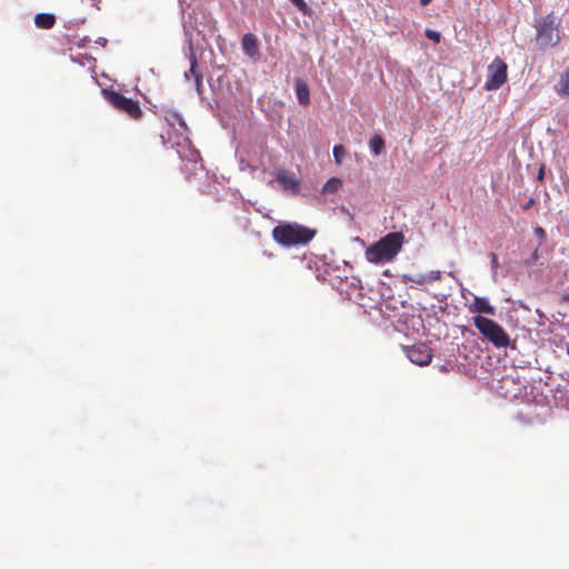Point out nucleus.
<instances>
[{
	"label": "nucleus",
	"instance_id": "6",
	"mask_svg": "<svg viewBox=\"0 0 569 569\" xmlns=\"http://www.w3.org/2000/svg\"><path fill=\"white\" fill-rule=\"evenodd\" d=\"M507 63L496 57L488 66L485 88L489 91L499 89L507 81Z\"/></svg>",
	"mask_w": 569,
	"mask_h": 569
},
{
	"label": "nucleus",
	"instance_id": "11",
	"mask_svg": "<svg viewBox=\"0 0 569 569\" xmlns=\"http://www.w3.org/2000/svg\"><path fill=\"white\" fill-rule=\"evenodd\" d=\"M296 93L297 99L302 106H308L310 103V93L307 83L302 80L296 81Z\"/></svg>",
	"mask_w": 569,
	"mask_h": 569
},
{
	"label": "nucleus",
	"instance_id": "21",
	"mask_svg": "<svg viewBox=\"0 0 569 569\" xmlns=\"http://www.w3.org/2000/svg\"><path fill=\"white\" fill-rule=\"evenodd\" d=\"M426 277H427V282L431 283V282L441 280L442 273L439 270H432V271L426 273Z\"/></svg>",
	"mask_w": 569,
	"mask_h": 569
},
{
	"label": "nucleus",
	"instance_id": "27",
	"mask_svg": "<svg viewBox=\"0 0 569 569\" xmlns=\"http://www.w3.org/2000/svg\"><path fill=\"white\" fill-rule=\"evenodd\" d=\"M536 233H537V234L543 233V229H542V228H540V227H539V228H537V229H536Z\"/></svg>",
	"mask_w": 569,
	"mask_h": 569
},
{
	"label": "nucleus",
	"instance_id": "15",
	"mask_svg": "<svg viewBox=\"0 0 569 569\" xmlns=\"http://www.w3.org/2000/svg\"><path fill=\"white\" fill-rule=\"evenodd\" d=\"M369 147L375 156H379L385 149V140L381 136L375 134L369 140Z\"/></svg>",
	"mask_w": 569,
	"mask_h": 569
},
{
	"label": "nucleus",
	"instance_id": "16",
	"mask_svg": "<svg viewBox=\"0 0 569 569\" xmlns=\"http://www.w3.org/2000/svg\"><path fill=\"white\" fill-rule=\"evenodd\" d=\"M342 187V181L339 178H330L323 186L322 191L326 193L337 192Z\"/></svg>",
	"mask_w": 569,
	"mask_h": 569
},
{
	"label": "nucleus",
	"instance_id": "24",
	"mask_svg": "<svg viewBox=\"0 0 569 569\" xmlns=\"http://www.w3.org/2000/svg\"><path fill=\"white\" fill-rule=\"evenodd\" d=\"M491 266H492V268L498 267V257L496 253H491Z\"/></svg>",
	"mask_w": 569,
	"mask_h": 569
},
{
	"label": "nucleus",
	"instance_id": "23",
	"mask_svg": "<svg viewBox=\"0 0 569 569\" xmlns=\"http://www.w3.org/2000/svg\"><path fill=\"white\" fill-rule=\"evenodd\" d=\"M536 203L535 198L530 197L522 206L523 210H529Z\"/></svg>",
	"mask_w": 569,
	"mask_h": 569
},
{
	"label": "nucleus",
	"instance_id": "9",
	"mask_svg": "<svg viewBox=\"0 0 569 569\" xmlns=\"http://www.w3.org/2000/svg\"><path fill=\"white\" fill-rule=\"evenodd\" d=\"M243 52L250 58L259 57L258 39L253 33H246L241 39Z\"/></svg>",
	"mask_w": 569,
	"mask_h": 569
},
{
	"label": "nucleus",
	"instance_id": "7",
	"mask_svg": "<svg viewBox=\"0 0 569 569\" xmlns=\"http://www.w3.org/2000/svg\"><path fill=\"white\" fill-rule=\"evenodd\" d=\"M182 150H177L183 164L181 170L188 174V178L194 174L199 168L200 154L192 146L188 137H183V143H178Z\"/></svg>",
	"mask_w": 569,
	"mask_h": 569
},
{
	"label": "nucleus",
	"instance_id": "5",
	"mask_svg": "<svg viewBox=\"0 0 569 569\" xmlns=\"http://www.w3.org/2000/svg\"><path fill=\"white\" fill-rule=\"evenodd\" d=\"M107 101L118 111L124 113L133 120H139L143 116V111L138 100L128 98L114 90H103Z\"/></svg>",
	"mask_w": 569,
	"mask_h": 569
},
{
	"label": "nucleus",
	"instance_id": "25",
	"mask_svg": "<svg viewBox=\"0 0 569 569\" xmlns=\"http://www.w3.org/2000/svg\"><path fill=\"white\" fill-rule=\"evenodd\" d=\"M543 177H545V170H543V167L540 168L539 172H538V180H543Z\"/></svg>",
	"mask_w": 569,
	"mask_h": 569
},
{
	"label": "nucleus",
	"instance_id": "19",
	"mask_svg": "<svg viewBox=\"0 0 569 569\" xmlns=\"http://www.w3.org/2000/svg\"><path fill=\"white\" fill-rule=\"evenodd\" d=\"M333 158L337 164H341L343 157L346 156V149L341 144H337L332 150Z\"/></svg>",
	"mask_w": 569,
	"mask_h": 569
},
{
	"label": "nucleus",
	"instance_id": "28",
	"mask_svg": "<svg viewBox=\"0 0 569 569\" xmlns=\"http://www.w3.org/2000/svg\"><path fill=\"white\" fill-rule=\"evenodd\" d=\"M567 355L569 356V346L567 347Z\"/></svg>",
	"mask_w": 569,
	"mask_h": 569
},
{
	"label": "nucleus",
	"instance_id": "14",
	"mask_svg": "<svg viewBox=\"0 0 569 569\" xmlns=\"http://www.w3.org/2000/svg\"><path fill=\"white\" fill-rule=\"evenodd\" d=\"M164 118L169 126H171L173 128L176 126H178L183 132H186L188 130L183 118L179 113L168 112Z\"/></svg>",
	"mask_w": 569,
	"mask_h": 569
},
{
	"label": "nucleus",
	"instance_id": "1",
	"mask_svg": "<svg viewBox=\"0 0 569 569\" xmlns=\"http://www.w3.org/2000/svg\"><path fill=\"white\" fill-rule=\"evenodd\" d=\"M405 243L402 232H389L379 241L369 246L365 251L368 262L373 264H383L391 262L401 251Z\"/></svg>",
	"mask_w": 569,
	"mask_h": 569
},
{
	"label": "nucleus",
	"instance_id": "8",
	"mask_svg": "<svg viewBox=\"0 0 569 569\" xmlns=\"http://www.w3.org/2000/svg\"><path fill=\"white\" fill-rule=\"evenodd\" d=\"M408 359L418 366H427L432 360V350L425 343L413 345L406 348Z\"/></svg>",
	"mask_w": 569,
	"mask_h": 569
},
{
	"label": "nucleus",
	"instance_id": "18",
	"mask_svg": "<svg viewBox=\"0 0 569 569\" xmlns=\"http://www.w3.org/2000/svg\"><path fill=\"white\" fill-rule=\"evenodd\" d=\"M403 280L406 282H412L416 284H425L427 282L426 273H417V274H405Z\"/></svg>",
	"mask_w": 569,
	"mask_h": 569
},
{
	"label": "nucleus",
	"instance_id": "17",
	"mask_svg": "<svg viewBox=\"0 0 569 569\" xmlns=\"http://www.w3.org/2000/svg\"><path fill=\"white\" fill-rule=\"evenodd\" d=\"M189 72L194 77L197 89L199 90L202 84V74L198 70V63L194 58L191 59Z\"/></svg>",
	"mask_w": 569,
	"mask_h": 569
},
{
	"label": "nucleus",
	"instance_id": "20",
	"mask_svg": "<svg viewBox=\"0 0 569 569\" xmlns=\"http://www.w3.org/2000/svg\"><path fill=\"white\" fill-rule=\"evenodd\" d=\"M291 2L303 13V14H310L311 9L306 3L305 0H291Z\"/></svg>",
	"mask_w": 569,
	"mask_h": 569
},
{
	"label": "nucleus",
	"instance_id": "2",
	"mask_svg": "<svg viewBox=\"0 0 569 569\" xmlns=\"http://www.w3.org/2000/svg\"><path fill=\"white\" fill-rule=\"evenodd\" d=\"M316 233L315 229L299 223H280L272 229L273 240L283 247L307 244Z\"/></svg>",
	"mask_w": 569,
	"mask_h": 569
},
{
	"label": "nucleus",
	"instance_id": "12",
	"mask_svg": "<svg viewBox=\"0 0 569 569\" xmlns=\"http://www.w3.org/2000/svg\"><path fill=\"white\" fill-rule=\"evenodd\" d=\"M56 23V16L52 13H38L34 17V24L40 29H51Z\"/></svg>",
	"mask_w": 569,
	"mask_h": 569
},
{
	"label": "nucleus",
	"instance_id": "22",
	"mask_svg": "<svg viewBox=\"0 0 569 569\" xmlns=\"http://www.w3.org/2000/svg\"><path fill=\"white\" fill-rule=\"evenodd\" d=\"M425 36L432 40L435 43H439L440 42V39H441V36L438 31H435V30H431V29H426L425 30Z\"/></svg>",
	"mask_w": 569,
	"mask_h": 569
},
{
	"label": "nucleus",
	"instance_id": "4",
	"mask_svg": "<svg viewBox=\"0 0 569 569\" xmlns=\"http://www.w3.org/2000/svg\"><path fill=\"white\" fill-rule=\"evenodd\" d=\"M472 321L481 336L496 348H507L510 345V336L495 320L482 316H476L472 318Z\"/></svg>",
	"mask_w": 569,
	"mask_h": 569
},
{
	"label": "nucleus",
	"instance_id": "26",
	"mask_svg": "<svg viewBox=\"0 0 569 569\" xmlns=\"http://www.w3.org/2000/svg\"><path fill=\"white\" fill-rule=\"evenodd\" d=\"M432 0H420L422 6H428Z\"/></svg>",
	"mask_w": 569,
	"mask_h": 569
},
{
	"label": "nucleus",
	"instance_id": "13",
	"mask_svg": "<svg viewBox=\"0 0 569 569\" xmlns=\"http://www.w3.org/2000/svg\"><path fill=\"white\" fill-rule=\"evenodd\" d=\"M555 90L560 96H569V67L565 73L560 77V80L555 86Z\"/></svg>",
	"mask_w": 569,
	"mask_h": 569
},
{
	"label": "nucleus",
	"instance_id": "3",
	"mask_svg": "<svg viewBox=\"0 0 569 569\" xmlns=\"http://www.w3.org/2000/svg\"><path fill=\"white\" fill-rule=\"evenodd\" d=\"M560 23L561 20L550 12L538 19L535 23L536 44L541 50L556 47L560 42Z\"/></svg>",
	"mask_w": 569,
	"mask_h": 569
},
{
	"label": "nucleus",
	"instance_id": "10",
	"mask_svg": "<svg viewBox=\"0 0 569 569\" xmlns=\"http://www.w3.org/2000/svg\"><path fill=\"white\" fill-rule=\"evenodd\" d=\"M470 310L473 312L487 313L493 316L496 309L489 303V300L483 297H475L473 302L470 306Z\"/></svg>",
	"mask_w": 569,
	"mask_h": 569
}]
</instances>
